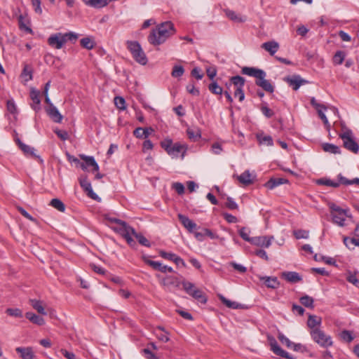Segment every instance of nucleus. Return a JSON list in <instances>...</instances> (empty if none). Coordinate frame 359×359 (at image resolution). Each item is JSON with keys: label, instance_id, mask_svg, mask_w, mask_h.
<instances>
[{"label": "nucleus", "instance_id": "obj_21", "mask_svg": "<svg viewBox=\"0 0 359 359\" xmlns=\"http://www.w3.org/2000/svg\"><path fill=\"white\" fill-rule=\"evenodd\" d=\"M259 280L269 288L276 289L280 286V282L276 277L262 276Z\"/></svg>", "mask_w": 359, "mask_h": 359}, {"label": "nucleus", "instance_id": "obj_39", "mask_svg": "<svg viewBox=\"0 0 359 359\" xmlns=\"http://www.w3.org/2000/svg\"><path fill=\"white\" fill-rule=\"evenodd\" d=\"M219 299L221 302L228 308L236 309L241 307V305L238 303L232 302L222 295L219 296Z\"/></svg>", "mask_w": 359, "mask_h": 359}, {"label": "nucleus", "instance_id": "obj_43", "mask_svg": "<svg viewBox=\"0 0 359 359\" xmlns=\"http://www.w3.org/2000/svg\"><path fill=\"white\" fill-rule=\"evenodd\" d=\"M133 236L136 238V239L137 240V241L139 242V243L140 245L146 246V247H150L151 246V243L149 242V241L147 238H146L141 233H137L135 231V233H133Z\"/></svg>", "mask_w": 359, "mask_h": 359}, {"label": "nucleus", "instance_id": "obj_22", "mask_svg": "<svg viewBox=\"0 0 359 359\" xmlns=\"http://www.w3.org/2000/svg\"><path fill=\"white\" fill-rule=\"evenodd\" d=\"M161 284L164 286V287H169L170 286H174V287H179L181 284L180 280L178 279V278L175 277V276H167L166 277H165L164 278H163L161 281Z\"/></svg>", "mask_w": 359, "mask_h": 359}, {"label": "nucleus", "instance_id": "obj_33", "mask_svg": "<svg viewBox=\"0 0 359 359\" xmlns=\"http://www.w3.org/2000/svg\"><path fill=\"white\" fill-rule=\"evenodd\" d=\"M346 53L344 50H338L333 56L332 62L334 65H339L344 61Z\"/></svg>", "mask_w": 359, "mask_h": 359}, {"label": "nucleus", "instance_id": "obj_4", "mask_svg": "<svg viewBox=\"0 0 359 359\" xmlns=\"http://www.w3.org/2000/svg\"><path fill=\"white\" fill-rule=\"evenodd\" d=\"M79 36V34L70 32L65 34L57 33L55 34L51 35L48 39V42L49 45H57L61 46L65 43L69 42L72 43H75Z\"/></svg>", "mask_w": 359, "mask_h": 359}, {"label": "nucleus", "instance_id": "obj_2", "mask_svg": "<svg viewBox=\"0 0 359 359\" xmlns=\"http://www.w3.org/2000/svg\"><path fill=\"white\" fill-rule=\"evenodd\" d=\"M241 73L243 74L256 78V85L261 87L265 91L269 93L273 92L274 87L269 81L265 79L266 74L262 69L255 67H244L241 69Z\"/></svg>", "mask_w": 359, "mask_h": 359}, {"label": "nucleus", "instance_id": "obj_14", "mask_svg": "<svg viewBox=\"0 0 359 359\" xmlns=\"http://www.w3.org/2000/svg\"><path fill=\"white\" fill-rule=\"evenodd\" d=\"M79 157L84 161V163H81V168L83 170H86L87 167H92L93 171L99 170V165L95 161L94 157L85 156L83 154H80Z\"/></svg>", "mask_w": 359, "mask_h": 359}, {"label": "nucleus", "instance_id": "obj_44", "mask_svg": "<svg viewBox=\"0 0 359 359\" xmlns=\"http://www.w3.org/2000/svg\"><path fill=\"white\" fill-rule=\"evenodd\" d=\"M208 89L212 93L215 95H222L223 93L222 88L219 86L215 81L211 83L209 85Z\"/></svg>", "mask_w": 359, "mask_h": 359}, {"label": "nucleus", "instance_id": "obj_41", "mask_svg": "<svg viewBox=\"0 0 359 359\" xmlns=\"http://www.w3.org/2000/svg\"><path fill=\"white\" fill-rule=\"evenodd\" d=\"M338 179L340 182L344 185L356 184L359 186V178H354L353 180H348L345 177L342 176L341 174L338 175Z\"/></svg>", "mask_w": 359, "mask_h": 359}, {"label": "nucleus", "instance_id": "obj_64", "mask_svg": "<svg viewBox=\"0 0 359 359\" xmlns=\"http://www.w3.org/2000/svg\"><path fill=\"white\" fill-rule=\"evenodd\" d=\"M338 36L342 41L344 42H350L351 39V36L347 33L342 30L338 32Z\"/></svg>", "mask_w": 359, "mask_h": 359}, {"label": "nucleus", "instance_id": "obj_12", "mask_svg": "<svg viewBox=\"0 0 359 359\" xmlns=\"http://www.w3.org/2000/svg\"><path fill=\"white\" fill-rule=\"evenodd\" d=\"M128 48L137 62L142 65H145L147 63V57L141 46H128Z\"/></svg>", "mask_w": 359, "mask_h": 359}, {"label": "nucleus", "instance_id": "obj_6", "mask_svg": "<svg viewBox=\"0 0 359 359\" xmlns=\"http://www.w3.org/2000/svg\"><path fill=\"white\" fill-rule=\"evenodd\" d=\"M311 339L322 348H328L333 345L331 336L327 335L321 329H313L310 331Z\"/></svg>", "mask_w": 359, "mask_h": 359}, {"label": "nucleus", "instance_id": "obj_52", "mask_svg": "<svg viewBox=\"0 0 359 359\" xmlns=\"http://www.w3.org/2000/svg\"><path fill=\"white\" fill-rule=\"evenodd\" d=\"M258 140L260 144H266L267 146H272L273 145V139L270 135H266V136H258Z\"/></svg>", "mask_w": 359, "mask_h": 359}, {"label": "nucleus", "instance_id": "obj_19", "mask_svg": "<svg viewBox=\"0 0 359 359\" xmlns=\"http://www.w3.org/2000/svg\"><path fill=\"white\" fill-rule=\"evenodd\" d=\"M40 91L36 90L34 88H31L30 89V98L33 101L34 104H31L32 108L38 111L40 110L41 107V100H40Z\"/></svg>", "mask_w": 359, "mask_h": 359}, {"label": "nucleus", "instance_id": "obj_16", "mask_svg": "<svg viewBox=\"0 0 359 359\" xmlns=\"http://www.w3.org/2000/svg\"><path fill=\"white\" fill-rule=\"evenodd\" d=\"M79 184L90 198L93 199H96L97 198V194L93 191L91 184L88 181L87 176L81 177L79 178Z\"/></svg>", "mask_w": 359, "mask_h": 359}, {"label": "nucleus", "instance_id": "obj_7", "mask_svg": "<svg viewBox=\"0 0 359 359\" xmlns=\"http://www.w3.org/2000/svg\"><path fill=\"white\" fill-rule=\"evenodd\" d=\"M182 285L183 286V289L188 294H189L194 299H197L202 304L206 303V297L201 290L196 287L194 283L189 281L183 280L182 282Z\"/></svg>", "mask_w": 359, "mask_h": 359}, {"label": "nucleus", "instance_id": "obj_63", "mask_svg": "<svg viewBox=\"0 0 359 359\" xmlns=\"http://www.w3.org/2000/svg\"><path fill=\"white\" fill-rule=\"evenodd\" d=\"M187 90L190 94L193 95L198 96L200 94L199 90L196 88L194 85L192 83L187 86Z\"/></svg>", "mask_w": 359, "mask_h": 359}, {"label": "nucleus", "instance_id": "obj_31", "mask_svg": "<svg viewBox=\"0 0 359 359\" xmlns=\"http://www.w3.org/2000/svg\"><path fill=\"white\" fill-rule=\"evenodd\" d=\"M322 148L324 151L333 154H341V149L340 148L333 144L330 143H323L322 144Z\"/></svg>", "mask_w": 359, "mask_h": 359}, {"label": "nucleus", "instance_id": "obj_49", "mask_svg": "<svg viewBox=\"0 0 359 359\" xmlns=\"http://www.w3.org/2000/svg\"><path fill=\"white\" fill-rule=\"evenodd\" d=\"M7 110L12 114L16 115L18 114V109L16 104L13 99L8 100L6 103Z\"/></svg>", "mask_w": 359, "mask_h": 359}, {"label": "nucleus", "instance_id": "obj_62", "mask_svg": "<svg viewBox=\"0 0 359 359\" xmlns=\"http://www.w3.org/2000/svg\"><path fill=\"white\" fill-rule=\"evenodd\" d=\"M211 151L215 154H219L222 151V145L219 142H215L211 147Z\"/></svg>", "mask_w": 359, "mask_h": 359}, {"label": "nucleus", "instance_id": "obj_8", "mask_svg": "<svg viewBox=\"0 0 359 359\" xmlns=\"http://www.w3.org/2000/svg\"><path fill=\"white\" fill-rule=\"evenodd\" d=\"M343 140L344 147L348 150L357 154L359 151L358 143L353 138V133L350 129H346L344 133L339 135Z\"/></svg>", "mask_w": 359, "mask_h": 359}, {"label": "nucleus", "instance_id": "obj_27", "mask_svg": "<svg viewBox=\"0 0 359 359\" xmlns=\"http://www.w3.org/2000/svg\"><path fill=\"white\" fill-rule=\"evenodd\" d=\"M19 27L21 30H23L27 33L32 32V29L29 27V20L26 16L20 15L18 17Z\"/></svg>", "mask_w": 359, "mask_h": 359}, {"label": "nucleus", "instance_id": "obj_36", "mask_svg": "<svg viewBox=\"0 0 359 359\" xmlns=\"http://www.w3.org/2000/svg\"><path fill=\"white\" fill-rule=\"evenodd\" d=\"M187 133L189 138L193 142L198 141L201 137V131L198 129L188 128Z\"/></svg>", "mask_w": 359, "mask_h": 359}, {"label": "nucleus", "instance_id": "obj_1", "mask_svg": "<svg viewBox=\"0 0 359 359\" xmlns=\"http://www.w3.org/2000/svg\"><path fill=\"white\" fill-rule=\"evenodd\" d=\"M175 33L174 24L171 21H165L157 24L156 28L151 29L148 40L151 45H161Z\"/></svg>", "mask_w": 359, "mask_h": 359}, {"label": "nucleus", "instance_id": "obj_9", "mask_svg": "<svg viewBox=\"0 0 359 359\" xmlns=\"http://www.w3.org/2000/svg\"><path fill=\"white\" fill-rule=\"evenodd\" d=\"M331 215L333 222L340 226H345L346 218L349 217L348 215V211L346 210L341 209L335 205H333L331 207Z\"/></svg>", "mask_w": 359, "mask_h": 359}, {"label": "nucleus", "instance_id": "obj_35", "mask_svg": "<svg viewBox=\"0 0 359 359\" xmlns=\"http://www.w3.org/2000/svg\"><path fill=\"white\" fill-rule=\"evenodd\" d=\"M49 205H51L52 207H53L54 208H55L56 210H57L60 212H63L65 210V204L63 203V202L61 200H60L58 198H53V199H52L50 201Z\"/></svg>", "mask_w": 359, "mask_h": 359}, {"label": "nucleus", "instance_id": "obj_24", "mask_svg": "<svg viewBox=\"0 0 359 359\" xmlns=\"http://www.w3.org/2000/svg\"><path fill=\"white\" fill-rule=\"evenodd\" d=\"M15 351L20 354V357L22 359H32L34 356L32 348L31 347H18Z\"/></svg>", "mask_w": 359, "mask_h": 359}, {"label": "nucleus", "instance_id": "obj_42", "mask_svg": "<svg viewBox=\"0 0 359 359\" xmlns=\"http://www.w3.org/2000/svg\"><path fill=\"white\" fill-rule=\"evenodd\" d=\"M299 301L302 305L307 308L313 309V299L309 295H304L300 299Z\"/></svg>", "mask_w": 359, "mask_h": 359}, {"label": "nucleus", "instance_id": "obj_54", "mask_svg": "<svg viewBox=\"0 0 359 359\" xmlns=\"http://www.w3.org/2000/svg\"><path fill=\"white\" fill-rule=\"evenodd\" d=\"M6 312L11 316L16 318H21L22 316V313L19 309H7Z\"/></svg>", "mask_w": 359, "mask_h": 359}, {"label": "nucleus", "instance_id": "obj_30", "mask_svg": "<svg viewBox=\"0 0 359 359\" xmlns=\"http://www.w3.org/2000/svg\"><path fill=\"white\" fill-rule=\"evenodd\" d=\"M25 317L28 320H29L32 323H33L37 325H43L45 324V320L42 317H41L32 312H27L25 313Z\"/></svg>", "mask_w": 359, "mask_h": 359}, {"label": "nucleus", "instance_id": "obj_51", "mask_svg": "<svg viewBox=\"0 0 359 359\" xmlns=\"http://www.w3.org/2000/svg\"><path fill=\"white\" fill-rule=\"evenodd\" d=\"M114 104H115L116 107L118 109H119L120 110H124L126 108V101H125L124 98H123L122 97H119V96L115 97Z\"/></svg>", "mask_w": 359, "mask_h": 359}, {"label": "nucleus", "instance_id": "obj_23", "mask_svg": "<svg viewBox=\"0 0 359 359\" xmlns=\"http://www.w3.org/2000/svg\"><path fill=\"white\" fill-rule=\"evenodd\" d=\"M226 16L230 19L231 20L235 22H244L246 21V17L242 16L239 14H237L235 11L230 9H225L224 11Z\"/></svg>", "mask_w": 359, "mask_h": 359}, {"label": "nucleus", "instance_id": "obj_18", "mask_svg": "<svg viewBox=\"0 0 359 359\" xmlns=\"http://www.w3.org/2000/svg\"><path fill=\"white\" fill-rule=\"evenodd\" d=\"M46 111L48 116L55 123H61L63 116L60 113L58 109L53 105L51 104L50 107L46 108Z\"/></svg>", "mask_w": 359, "mask_h": 359}, {"label": "nucleus", "instance_id": "obj_60", "mask_svg": "<svg viewBox=\"0 0 359 359\" xmlns=\"http://www.w3.org/2000/svg\"><path fill=\"white\" fill-rule=\"evenodd\" d=\"M41 4V0H32V5L34 7V11L38 14L42 13Z\"/></svg>", "mask_w": 359, "mask_h": 359}, {"label": "nucleus", "instance_id": "obj_50", "mask_svg": "<svg viewBox=\"0 0 359 359\" xmlns=\"http://www.w3.org/2000/svg\"><path fill=\"white\" fill-rule=\"evenodd\" d=\"M293 234L297 239L308 238L309 232L306 230L299 229L294 231Z\"/></svg>", "mask_w": 359, "mask_h": 359}, {"label": "nucleus", "instance_id": "obj_47", "mask_svg": "<svg viewBox=\"0 0 359 359\" xmlns=\"http://www.w3.org/2000/svg\"><path fill=\"white\" fill-rule=\"evenodd\" d=\"M184 73V69L181 65H175L173 67L171 75L175 78H178L182 76Z\"/></svg>", "mask_w": 359, "mask_h": 359}, {"label": "nucleus", "instance_id": "obj_15", "mask_svg": "<svg viewBox=\"0 0 359 359\" xmlns=\"http://www.w3.org/2000/svg\"><path fill=\"white\" fill-rule=\"evenodd\" d=\"M273 239V236H256L252 237L250 243L257 246L268 248Z\"/></svg>", "mask_w": 359, "mask_h": 359}, {"label": "nucleus", "instance_id": "obj_57", "mask_svg": "<svg viewBox=\"0 0 359 359\" xmlns=\"http://www.w3.org/2000/svg\"><path fill=\"white\" fill-rule=\"evenodd\" d=\"M191 74L198 80H201L203 77V74L202 73L201 69L198 67H194L191 70Z\"/></svg>", "mask_w": 359, "mask_h": 359}, {"label": "nucleus", "instance_id": "obj_11", "mask_svg": "<svg viewBox=\"0 0 359 359\" xmlns=\"http://www.w3.org/2000/svg\"><path fill=\"white\" fill-rule=\"evenodd\" d=\"M294 90H297L301 86L309 83V81L304 79H302L299 74H293L291 76H286L283 79Z\"/></svg>", "mask_w": 359, "mask_h": 359}, {"label": "nucleus", "instance_id": "obj_20", "mask_svg": "<svg viewBox=\"0 0 359 359\" xmlns=\"http://www.w3.org/2000/svg\"><path fill=\"white\" fill-rule=\"evenodd\" d=\"M280 276L287 282L292 283L300 282L302 280V276L294 271H284Z\"/></svg>", "mask_w": 359, "mask_h": 359}, {"label": "nucleus", "instance_id": "obj_46", "mask_svg": "<svg viewBox=\"0 0 359 359\" xmlns=\"http://www.w3.org/2000/svg\"><path fill=\"white\" fill-rule=\"evenodd\" d=\"M231 81L237 88H243L245 84V79L241 76H232Z\"/></svg>", "mask_w": 359, "mask_h": 359}, {"label": "nucleus", "instance_id": "obj_25", "mask_svg": "<svg viewBox=\"0 0 359 359\" xmlns=\"http://www.w3.org/2000/svg\"><path fill=\"white\" fill-rule=\"evenodd\" d=\"M86 5L95 8H102L109 4L110 0H83Z\"/></svg>", "mask_w": 359, "mask_h": 359}, {"label": "nucleus", "instance_id": "obj_17", "mask_svg": "<svg viewBox=\"0 0 359 359\" xmlns=\"http://www.w3.org/2000/svg\"><path fill=\"white\" fill-rule=\"evenodd\" d=\"M179 220L182 223V224L186 228L190 233L194 232V231L196 229L197 225L195 222L191 220L188 217L182 215L178 214L177 215Z\"/></svg>", "mask_w": 359, "mask_h": 359}, {"label": "nucleus", "instance_id": "obj_56", "mask_svg": "<svg viewBox=\"0 0 359 359\" xmlns=\"http://www.w3.org/2000/svg\"><path fill=\"white\" fill-rule=\"evenodd\" d=\"M172 187L178 194L182 195L184 193V186L183 184L180 182H175L172 184Z\"/></svg>", "mask_w": 359, "mask_h": 359}, {"label": "nucleus", "instance_id": "obj_58", "mask_svg": "<svg viewBox=\"0 0 359 359\" xmlns=\"http://www.w3.org/2000/svg\"><path fill=\"white\" fill-rule=\"evenodd\" d=\"M346 280L354 285L355 286L359 287V279L357 278L355 274L349 273L346 278Z\"/></svg>", "mask_w": 359, "mask_h": 359}, {"label": "nucleus", "instance_id": "obj_32", "mask_svg": "<svg viewBox=\"0 0 359 359\" xmlns=\"http://www.w3.org/2000/svg\"><path fill=\"white\" fill-rule=\"evenodd\" d=\"M29 303L33 309H35L39 313L46 315V312L45 311V309L43 306L42 302L37 299H30Z\"/></svg>", "mask_w": 359, "mask_h": 359}, {"label": "nucleus", "instance_id": "obj_3", "mask_svg": "<svg viewBox=\"0 0 359 359\" xmlns=\"http://www.w3.org/2000/svg\"><path fill=\"white\" fill-rule=\"evenodd\" d=\"M161 146L172 158H177L181 154L182 158H184L187 150V144L180 142L173 143L172 140L169 138L162 141Z\"/></svg>", "mask_w": 359, "mask_h": 359}, {"label": "nucleus", "instance_id": "obj_61", "mask_svg": "<svg viewBox=\"0 0 359 359\" xmlns=\"http://www.w3.org/2000/svg\"><path fill=\"white\" fill-rule=\"evenodd\" d=\"M145 263H147L149 266H151L154 269L159 271L161 269V263L158 262L152 261L150 259H144Z\"/></svg>", "mask_w": 359, "mask_h": 359}, {"label": "nucleus", "instance_id": "obj_29", "mask_svg": "<svg viewBox=\"0 0 359 359\" xmlns=\"http://www.w3.org/2000/svg\"><path fill=\"white\" fill-rule=\"evenodd\" d=\"M253 177L249 170H245L241 175L238 176L237 179L240 183L244 185H249L253 182Z\"/></svg>", "mask_w": 359, "mask_h": 359}, {"label": "nucleus", "instance_id": "obj_28", "mask_svg": "<svg viewBox=\"0 0 359 359\" xmlns=\"http://www.w3.org/2000/svg\"><path fill=\"white\" fill-rule=\"evenodd\" d=\"M287 180L284 178H271L265 183L264 186L269 189H273L280 184L287 183Z\"/></svg>", "mask_w": 359, "mask_h": 359}, {"label": "nucleus", "instance_id": "obj_26", "mask_svg": "<svg viewBox=\"0 0 359 359\" xmlns=\"http://www.w3.org/2000/svg\"><path fill=\"white\" fill-rule=\"evenodd\" d=\"M322 323V318L315 315H309L307 320V325L311 330L320 329L318 327Z\"/></svg>", "mask_w": 359, "mask_h": 359}, {"label": "nucleus", "instance_id": "obj_40", "mask_svg": "<svg viewBox=\"0 0 359 359\" xmlns=\"http://www.w3.org/2000/svg\"><path fill=\"white\" fill-rule=\"evenodd\" d=\"M344 243L349 249H354V247L353 246L359 247V239L355 238L344 237Z\"/></svg>", "mask_w": 359, "mask_h": 359}, {"label": "nucleus", "instance_id": "obj_53", "mask_svg": "<svg viewBox=\"0 0 359 359\" xmlns=\"http://www.w3.org/2000/svg\"><path fill=\"white\" fill-rule=\"evenodd\" d=\"M96 45V41H95V38L92 36H88L81 39L80 45L86 46L88 44Z\"/></svg>", "mask_w": 359, "mask_h": 359}, {"label": "nucleus", "instance_id": "obj_37", "mask_svg": "<svg viewBox=\"0 0 359 359\" xmlns=\"http://www.w3.org/2000/svg\"><path fill=\"white\" fill-rule=\"evenodd\" d=\"M339 338L344 342L351 343L353 340L354 337L351 331L344 330L339 333Z\"/></svg>", "mask_w": 359, "mask_h": 359}, {"label": "nucleus", "instance_id": "obj_38", "mask_svg": "<svg viewBox=\"0 0 359 359\" xmlns=\"http://www.w3.org/2000/svg\"><path fill=\"white\" fill-rule=\"evenodd\" d=\"M21 76L25 79V82L32 79V69L29 65H25L21 74Z\"/></svg>", "mask_w": 359, "mask_h": 359}, {"label": "nucleus", "instance_id": "obj_59", "mask_svg": "<svg viewBox=\"0 0 359 359\" xmlns=\"http://www.w3.org/2000/svg\"><path fill=\"white\" fill-rule=\"evenodd\" d=\"M294 351L304 353L307 351V348L302 344H292V348Z\"/></svg>", "mask_w": 359, "mask_h": 359}, {"label": "nucleus", "instance_id": "obj_48", "mask_svg": "<svg viewBox=\"0 0 359 359\" xmlns=\"http://www.w3.org/2000/svg\"><path fill=\"white\" fill-rule=\"evenodd\" d=\"M240 236L245 241L250 243L252 238L249 236L250 231L246 227H242L239 231Z\"/></svg>", "mask_w": 359, "mask_h": 359}, {"label": "nucleus", "instance_id": "obj_5", "mask_svg": "<svg viewBox=\"0 0 359 359\" xmlns=\"http://www.w3.org/2000/svg\"><path fill=\"white\" fill-rule=\"evenodd\" d=\"M111 229L123 237L130 246L134 247L136 243L132 238L135 230L129 226L126 222L122 220L118 225L111 226Z\"/></svg>", "mask_w": 359, "mask_h": 359}, {"label": "nucleus", "instance_id": "obj_45", "mask_svg": "<svg viewBox=\"0 0 359 359\" xmlns=\"http://www.w3.org/2000/svg\"><path fill=\"white\" fill-rule=\"evenodd\" d=\"M278 339L283 344H285L288 348H292L293 342H292L287 337H286L280 331H278Z\"/></svg>", "mask_w": 359, "mask_h": 359}, {"label": "nucleus", "instance_id": "obj_34", "mask_svg": "<svg viewBox=\"0 0 359 359\" xmlns=\"http://www.w3.org/2000/svg\"><path fill=\"white\" fill-rule=\"evenodd\" d=\"M317 183L320 185H325V186L332 187H334V188L339 187L340 184H341L339 180V182H334V181H332V180H331L330 179H327V178L319 179L317 181Z\"/></svg>", "mask_w": 359, "mask_h": 359}, {"label": "nucleus", "instance_id": "obj_10", "mask_svg": "<svg viewBox=\"0 0 359 359\" xmlns=\"http://www.w3.org/2000/svg\"><path fill=\"white\" fill-rule=\"evenodd\" d=\"M267 339L269 343L271 350L273 351V353L284 358L294 359V357L292 355H290L289 353L284 351L279 346L278 342L273 336L268 335Z\"/></svg>", "mask_w": 359, "mask_h": 359}, {"label": "nucleus", "instance_id": "obj_55", "mask_svg": "<svg viewBox=\"0 0 359 359\" xmlns=\"http://www.w3.org/2000/svg\"><path fill=\"white\" fill-rule=\"evenodd\" d=\"M262 114L267 118H271L274 115L273 111L269 109L266 104H263L261 107Z\"/></svg>", "mask_w": 359, "mask_h": 359}, {"label": "nucleus", "instance_id": "obj_13", "mask_svg": "<svg viewBox=\"0 0 359 359\" xmlns=\"http://www.w3.org/2000/svg\"><path fill=\"white\" fill-rule=\"evenodd\" d=\"M15 142L18 145L19 148L25 154V155L29 157H32L34 158L38 159L41 163H43V160L41 158V157L35 153V149L34 147L24 144L23 142H21V140L19 138H17L15 140Z\"/></svg>", "mask_w": 359, "mask_h": 359}]
</instances>
